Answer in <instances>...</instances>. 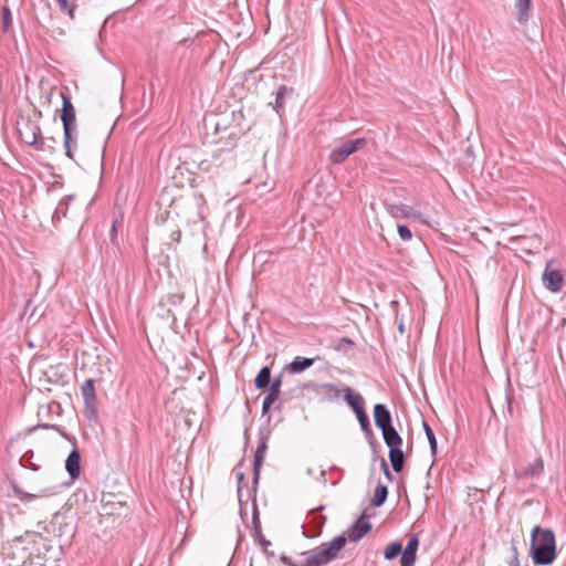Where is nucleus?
I'll return each mask as SVG.
<instances>
[{
	"label": "nucleus",
	"instance_id": "obj_24",
	"mask_svg": "<svg viewBox=\"0 0 566 566\" xmlns=\"http://www.w3.org/2000/svg\"><path fill=\"white\" fill-rule=\"evenodd\" d=\"M402 552V546L398 542L390 543L384 552L386 559H394Z\"/></svg>",
	"mask_w": 566,
	"mask_h": 566
},
{
	"label": "nucleus",
	"instance_id": "obj_25",
	"mask_svg": "<svg viewBox=\"0 0 566 566\" xmlns=\"http://www.w3.org/2000/svg\"><path fill=\"white\" fill-rule=\"evenodd\" d=\"M356 417H357V420L360 424V428L361 430L366 433V434H371V427H370V422H369V418L365 411V409L358 411L355 413Z\"/></svg>",
	"mask_w": 566,
	"mask_h": 566
},
{
	"label": "nucleus",
	"instance_id": "obj_4",
	"mask_svg": "<svg viewBox=\"0 0 566 566\" xmlns=\"http://www.w3.org/2000/svg\"><path fill=\"white\" fill-rule=\"evenodd\" d=\"M19 135L21 140L34 147L36 150L44 151L46 149H54L53 146L46 145L45 139L42 136L40 126L31 120H27L20 128Z\"/></svg>",
	"mask_w": 566,
	"mask_h": 566
},
{
	"label": "nucleus",
	"instance_id": "obj_31",
	"mask_svg": "<svg viewBox=\"0 0 566 566\" xmlns=\"http://www.w3.org/2000/svg\"><path fill=\"white\" fill-rule=\"evenodd\" d=\"M416 553L409 552V551H402L401 552V558H400V565L401 566H413L416 562Z\"/></svg>",
	"mask_w": 566,
	"mask_h": 566
},
{
	"label": "nucleus",
	"instance_id": "obj_5",
	"mask_svg": "<svg viewBox=\"0 0 566 566\" xmlns=\"http://www.w3.org/2000/svg\"><path fill=\"white\" fill-rule=\"evenodd\" d=\"M554 260L546 262L545 270L542 274L544 287L552 293H559L564 287V275L560 270L553 268Z\"/></svg>",
	"mask_w": 566,
	"mask_h": 566
},
{
	"label": "nucleus",
	"instance_id": "obj_26",
	"mask_svg": "<svg viewBox=\"0 0 566 566\" xmlns=\"http://www.w3.org/2000/svg\"><path fill=\"white\" fill-rule=\"evenodd\" d=\"M1 24L3 32H8L12 24V14L9 7L3 6L1 10Z\"/></svg>",
	"mask_w": 566,
	"mask_h": 566
},
{
	"label": "nucleus",
	"instance_id": "obj_20",
	"mask_svg": "<svg viewBox=\"0 0 566 566\" xmlns=\"http://www.w3.org/2000/svg\"><path fill=\"white\" fill-rule=\"evenodd\" d=\"M314 358L306 357H295L294 360L290 364V370L292 373H301L314 364Z\"/></svg>",
	"mask_w": 566,
	"mask_h": 566
},
{
	"label": "nucleus",
	"instance_id": "obj_7",
	"mask_svg": "<svg viewBox=\"0 0 566 566\" xmlns=\"http://www.w3.org/2000/svg\"><path fill=\"white\" fill-rule=\"evenodd\" d=\"M12 491L23 503H29L40 497H46L54 493L52 488H33L32 492H27L17 482H12Z\"/></svg>",
	"mask_w": 566,
	"mask_h": 566
},
{
	"label": "nucleus",
	"instance_id": "obj_17",
	"mask_svg": "<svg viewBox=\"0 0 566 566\" xmlns=\"http://www.w3.org/2000/svg\"><path fill=\"white\" fill-rule=\"evenodd\" d=\"M382 437L385 443L390 448H398L402 444V438L399 436L397 430L394 427L387 428L382 430Z\"/></svg>",
	"mask_w": 566,
	"mask_h": 566
},
{
	"label": "nucleus",
	"instance_id": "obj_33",
	"mask_svg": "<svg viewBox=\"0 0 566 566\" xmlns=\"http://www.w3.org/2000/svg\"><path fill=\"white\" fill-rule=\"evenodd\" d=\"M398 234L401 240L409 241L412 238V233L407 226L399 224L398 226Z\"/></svg>",
	"mask_w": 566,
	"mask_h": 566
},
{
	"label": "nucleus",
	"instance_id": "obj_3",
	"mask_svg": "<svg viewBox=\"0 0 566 566\" xmlns=\"http://www.w3.org/2000/svg\"><path fill=\"white\" fill-rule=\"evenodd\" d=\"M62 97V114L61 120L63 124V144L65 148V155L70 159H74L73 149L77 146V126H76V114L71 97L61 93Z\"/></svg>",
	"mask_w": 566,
	"mask_h": 566
},
{
	"label": "nucleus",
	"instance_id": "obj_18",
	"mask_svg": "<svg viewBox=\"0 0 566 566\" xmlns=\"http://www.w3.org/2000/svg\"><path fill=\"white\" fill-rule=\"evenodd\" d=\"M345 400L356 413L364 409V398L359 394H353L349 388L345 389Z\"/></svg>",
	"mask_w": 566,
	"mask_h": 566
},
{
	"label": "nucleus",
	"instance_id": "obj_27",
	"mask_svg": "<svg viewBox=\"0 0 566 566\" xmlns=\"http://www.w3.org/2000/svg\"><path fill=\"white\" fill-rule=\"evenodd\" d=\"M287 92H292V90L287 88L285 85H281L276 92V98L274 104V109L276 113H280L281 108L283 107V98L286 95Z\"/></svg>",
	"mask_w": 566,
	"mask_h": 566
},
{
	"label": "nucleus",
	"instance_id": "obj_16",
	"mask_svg": "<svg viewBox=\"0 0 566 566\" xmlns=\"http://www.w3.org/2000/svg\"><path fill=\"white\" fill-rule=\"evenodd\" d=\"M389 460L392 467V470L397 473L401 472L405 463V455L401 450V447L390 448L389 449Z\"/></svg>",
	"mask_w": 566,
	"mask_h": 566
},
{
	"label": "nucleus",
	"instance_id": "obj_15",
	"mask_svg": "<svg viewBox=\"0 0 566 566\" xmlns=\"http://www.w3.org/2000/svg\"><path fill=\"white\" fill-rule=\"evenodd\" d=\"M346 143H343L340 146L335 147L329 154V160L333 164H342L353 153Z\"/></svg>",
	"mask_w": 566,
	"mask_h": 566
},
{
	"label": "nucleus",
	"instance_id": "obj_9",
	"mask_svg": "<svg viewBox=\"0 0 566 566\" xmlns=\"http://www.w3.org/2000/svg\"><path fill=\"white\" fill-rule=\"evenodd\" d=\"M374 419L376 426L382 431L392 427L391 413L386 405L377 403L374 406Z\"/></svg>",
	"mask_w": 566,
	"mask_h": 566
},
{
	"label": "nucleus",
	"instance_id": "obj_37",
	"mask_svg": "<svg viewBox=\"0 0 566 566\" xmlns=\"http://www.w3.org/2000/svg\"><path fill=\"white\" fill-rule=\"evenodd\" d=\"M337 343H338L336 346L337 349H342L343 345L354 346V342L348 337H342L338 339Z\"/></svg>",
	"mask_w": 566,
	"mask_h": 566
},
{
	"label": "nucleus",
	"instance_id": "obj_23",
	"mask_svg": "<svg viewBox=\"0 0 566 566\" xmlns=\"http://www.w3.org/2000/svg\"><path fill=\"white\" fill-rule=\"evenodd\" d=\"M19 464L22 469H29L32 471H38L39 465L33 461V452L27 451L22 454V457L19 460Z\"/></svg>",
	"mask_w": 566,
	"mask_h": 566
},
{
	"label": "nucleus",
	"instance_id": "obj_8",
	"mask_svg": "<svg viewBox=\"0 0 566 566\" xmlns=\"http://www.w3.org/2000/svg\"><path fill=\"white\" fill-rule=\"evenodd\" d=\"M268 440L269 437L266 434L260 433L259 443L254 453V463H253V483L256 484L260 478V470L264 460V454L268 449Z\"/></svg>",
	"mask_w": 566,
	"mask_h": 566
},
{
	"label": "nucleus",
	"instance_id": "obj_13",
	"mask_svg": "<svg viewBox=\"0 0 566 566\" xmlns=\"http://www.w3.org/2000/svg\"><path fill=\"white\" fill-rule=\"evenodd\" d=\"M80 452L77 450H72L65 461V469L72 479H75L80 475Z\"/></svg>",
	"mask_w": 566,
	"mask_h": 566
},
{
	"label": "nucleus",
	"instance_id": "obj_39",
	"mask_svg": "<svg viewBox=\"0 0 566 566\" xmlns=\"http://www.w3.org/2000/svg\"><path fill=\"white\" fill-rule=\"evenodd\" d=\"M237 478H238V482L239 484H241L244 480V473L243 472H238L237 473ZM238 494H239V497H241V485H239L238 488Z\"/></svg>",
	"mask_w": 566,
	"mask_h": 566
},
{
	"label": "nucleus",
	"instance_id": "obj_21",
	"mask_svg": "<svg viewBox=\"0 0 566 566\" xmlns=\"http://www.w3.org/2000/svg\"><path fill=\"white\" fill-rule=\"evenodd\" d=\"M270 380H271V370L268 366H264L260 369V371L258 373V375L254 379L255 388L261 389V388L266 387L270 384Z\"/></svg>",
	"mask_w": 566,
	"mask_h": 566
},
{
	"label": "nucleus",
	"instance_id": "obj_12",
	"mask_svg": "<svg viewBox=\"0 0 566 566\" xmlns=\"http://www.w3.org/2000/svg\"><path fill=\"white\" fill-rule=\"evenodd\" d=\"M371 530V524L366 521L358 520L353 524L348 531L347 536L350 541H359Z\"/></svg>",
	"mask_w": 566,
	"mask_h": 566
},
{
	"label": "nucleus",
	"instance_id": "obj_44",
	"mask_svg": "<svg viewBox=\"0 0 566 566\" xmlns=\"http://www.w3.org/2000/svg\"><path fill=\"white\" fill-rule=\"evenodd\" d=\"M524 239L523 237H515V238H512L511 241H518V240H522Z\"/></svg>",
	"mask_w": 566,
	"mask_h": 566
},
{
	"label": "nucleus",
	"instance_id": "obj_32",
	"mask_svg": "<svg viewBox=\"0 0 566 566\" xmlns=\"http://www.w3.org/2000/svg\"><path fill=\"white\" fill-rule=\"evenodd\" d=\"M345 143L347 144L349 149H352L350 151L354 154L355 151H357L358 149H360L361 147H364L366 145V139L360 137V138L347 140Z\"/></svg>",
	"mask_w": 566,
	"mask_h": 566
},
{
	"label": "nucleus",
	"instance_id": "obj_19",
	"mask_svg": "<svg viewBox=\"0 0 566 566\" xmlns=\"http://www.w3.org/2000/svg\"><path fill=\"white\" fill-rule=\"evenodd\" d=\"M73 196H66L64 197L56 206L53 214H52V221L53 223H56L62 220L67 213L69 205L73 200Z\"/></svg>",
	"mask_w": 566,
	"mask_h": 566
},
{
	"label": "nucleus",
	"instance_id": "obj_2",
	"mask_svg": "<svg viewBox=\"0 0 566 566\" xmlns=\"http://www.w3.org/2000/svg\"><path fill=\"white\" fill-rule=\"evenodd\" d=\"M531 555L536 565H551L556 558V539L552 530L534 526L531 534Z\"/></svg>",
	"mask_w": 566,
	"mask_h": 566
},
{
	"label": "nucleus",
	"instance_id": "obj_42",
	"mask_svg": "<svg viewBox=\"0 0 566 566\" xmlns=\"http://www.w3.org/2000/svg\"><path fill=\"white\" fill-rule=\"evenodd\" d=\"M205 219L202 211L199 210L198 212V220L202 221Z\"/></svg>",
	"mask_w": 566,
	"mask_h": 566
},
{
	"label": "nucleus",
	"instance_id": "obj_22",
	"mask_svg": "<svg viewBox=\"0 0 566 566\" xmlns=\"http://www.w3.org/2000/svg\"><path fill=\"white\" fill-rule=\"evenodd\" d=\"M387 495H388L387 486L384 484H378L374 492V497L371 501L373 505L381 506L385 503Z\"/></svg>",
	"mask_w": 566,
	"mask_h": 566
},
{
	"label": "nucleus",
	"instance_id": "obj_6",
	"mask_svg": "<svg viewBox=\"0 0 566 566\" xmlns=\"http://www.w3.org/2000/svg\"><path fill=\"white\" fill-rule=\"evenodd\" d=\"M389 214L395 219H410L426 223L424 216L415 207L405 203H392L387 207Z\"/></svg>",
	"mask_w": 566,
	"mask_h": 566
},
{
	"label": "nucleus",
	"instance_id": "obj_29",
	"mask_svg": "<svg viewBox=\"0 0 566 566\" xmlns=\"http://www.w3.org/2000/svg\"><path fill=\"white\" fill-rule=\"evenodd\" d=\"M422 426H423L424 433H426V436L428 438L431 452L436 453V451H437V439H436V436H434L432 429L430 428V426L426 421L422 422Z\"/></svg>",
	"mask_w": 566,
	"mask_h": 566
},
{
	"label": "nucleus",
	"instance_id": "obj_11",
	"mask_svg": "<svg viewBox=\"0 0 566 566\" xmlns=\"http://www.w3.org/2000/svg\"><path fill=\"white\" fill-rule=\"evenodd\" d=\"M281 386H282L281 377H277L272 381V384L270 386V390L263 399V403H262V413L263 415L270 410L272 403L279 398V395L281 391Z\"/></svg>",
	"mask_w": 566,
	"mask_h": 566
},
{
	"label": "nucleus",
	"instance_id": "obj_14",
	"mask_svg": "<svg viewBox=\"0 0 566 566\" xmlns=\"http://www.w3.org/2000/svg\"><path fill=\"white\" fill-rule=\"evenodd\" d=\"M544 471V461L542 457L535 459L533 463L526 465L523 471L518 474L521 478L531 479L539 476Z\"/></svg>",
	"mask_w": 566,
	"mask_h": 566
},
{
	"label": "nucleus",
	"instance_id": "obj_40",
	"mask_svg": "<svg viewBox=\"0 0 566 566\" xmlns=\"http://www.w3.org/2000/svg\"><path fill=\"white\" fill-rule=\"evenodd\" d=\"M20 545L21 541L17 538L12 541V543L10 544V548H19Z\"/></svg>",
	"mask_w": 566,
	"mask_h": 566
},
{
	"label": "nucleus",
	"instance_id": "obj_30",
	"mask_svg": "<svg viewBox=\"0 0 566 566\" xmlns=\"http://www.w3.org/2000/svg\"><path fill=\"white\" fill-rule=\"evenodd\" d=\"M54 1L57 3L61 11L66 12L71 19H74L75 4L71 3L69 0Z\"/></svg>",
	"mask_w": 566,
	"mask_h": 566
},
{
	"label": "nucleus",
	"instance_id": "obj_41",
	"mask_svg": "<svg viewBox=\"0 0 566 566\" xmlns=\"http://www.w3.org/2000/svg\"><path fill=\"white\" fill-rule=\"evenodd\" d=\"M398 329H399L400 334H403V333H405V325H403V323H402V322H399V323H398Z\"/></svg>",
	"mask_w": 566,
	"mask_h": 566
},
{
	"label": "nucleus",
	"instance_id": "obj_35",
	"mask_svg": "<svg viewBox=\"0 0 566 566\" xmlns=\"http://www.w3.org/2000/svg\"><path fill=\"white\" fill-rule=\"evenodd\" d=\"M255 534H256V536L260 538V544H261V546H262V548H263L264 553L270 554V552H269V549H268V548H269V546H271V542H270V541H268V539H265V538L262 536V534H261V531H260V530H256V531H255ZM271 555H273V553H271Z\"/></svg>",
	"mask_w": 566,
	"mask_h": 566
},
{
	"label": "nucleus",
	"instance_id": "obj_43",
	"mask_svg": "<svg viewBox=\"0 0 566 566\" xmlns=\"http://www.w3.org/2000/svg\"><path fill=\"white\" fill-rule=\"evenodd\" d=\"M196 201L197 206L200 207L202 205V197L200 196Z\"/></svg>",
	"mask_w": 566,
	"mask_h": 566
},
{
	"label": "nucleus",
	"instance_id": "obj_1",
	"mask_svg": "<svg viewBox=\"0 0 566 566\" xmlns=\"http://www.w3.org/2000/svg\"><path fill=\"white\" fill-rule=\"evenodd\" d=\"M347 537L338 535L328 543H323L317 548L304 553L302 559L293 562L291 557L282 555L280 560L285 566H324L338 557L345 546Z\"/></svg>",
	"mask_w": 566,
	"mask_h": 566
},
{
	"label": "nucleus",
	"instance_id": "obj_28",
	"mask_svg": "<svg viewBox=\"0 0 566 566\" xmlns=\"http://www.w3.org/2000/svg\"><path fill=\"white\" fill-rule=\"evenodd\" d=\"M530 3H531V0H516V8H517L520 20L527 19Z\"/></svg>",
	"mask_w": 566,
	"mask_h": 566
},
{
	"label": "nucleus",
	"instance_id": "obj_34",
	"mask_svg": "<svg viewBox=\"0 0 566 566\" xmlns=\"http://www.w3.org/2000/svg\"><path fill=\"white\" fill-rule=\"evenodd\" d=\"M418 546H419V538H418V535L415 534L409 538V542H408L407 546L405 547V551H409V552L417 554Z\"/></svg>",
	"mask_w": 566,
	"mask_h": 566
},
{
	"label": "nucleus",
	"instance_id": "obj_36",
	"mask_svg": "<svg viewBox=\"0 0 566 566\" xmlns=\"http://www.w3.org/2000/svg\"><path fill=\"white\" fill-rule=\"evenodd\" d=\"M511 551H512L513 556H512V559L509 562V566H520L517 547L515 546L514 543H512V545H511Z\"/></svg>",
	"mask_w": 566,
	"mask_h": 566
},
{
	"label": "nucleus",
	"instance_id": "obj_10",
	"mask_svg": "<svg viewBox=\"0 0 566 566\" xmlns=\"http://www.w3.org/2000/svg\"><path fill=\"white\" fill-rule=\"evenodd\" d=\"M82 397L84 399V403L86 409L90 410L93 415L95 413V405H96V396H95V385L93 379H86L82 385Z\"/></svg>",
	"mask_w": 566,
	"mask_h": 566
},
{
	"label": "nucleus",
	"instance_id": "obj_38",
	"mask_svg": "<svg viewBox=\"0 0 566 566\" xmlns=\"http://www.w3.org/2000/svg\"><path fill=\"white\" fill-rule=\"evenodd\" d=\"M381 468H382V470H384V473H385L386 478H387L388 480H392V475H391V473L389 472V470H388V465H387V463H386V461H385L384 459L381 460Z\"/></svg>",
	"mask_w": 566,
	"mask_h": 566
}]
</instances>
